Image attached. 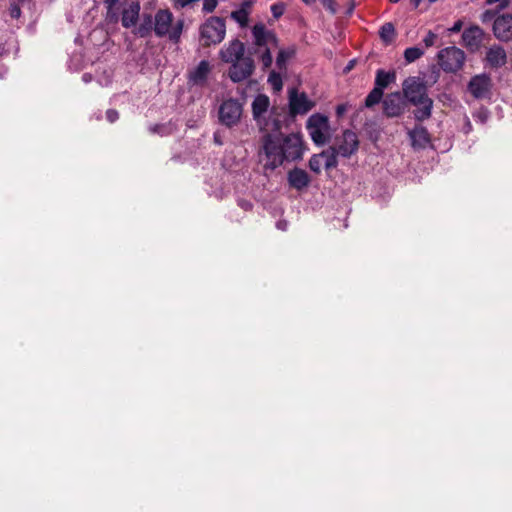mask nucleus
<instances>
[{
	"label": "nucleus",
	"instance_id": "53",
	"mask_svg": "<svg viewBox=\"0 0 512 512\" xmlns=\"http://www.w3.org/2000/svg\"><path fill=\"white\" fill-rule=\"evenodd\" d=\"M471 129H472V125H471L470 121L467 119L465 132L469 133L471 131Z\"/></svg>",
	"mask_w": 512,
	"mask_h": 512
},
{
	"label": "nucleus",
	"instance_id": "46",
	"mask_svg": "<svg viewBox=\"0 0 512 512\" xmlns=\"http://www.w3.org/2000/svg\"><path fill=\"white\" fill-rule=\"evenodd\" d=\"M346 111H347V105L346 104L338 105L337 108H336V113H337L338 117H341Z\"/></svg>",
	"mask_w": 512,
	"mask_h": 512
},
{
	"label": "nucleus",
	"instance_id": "14",
	"mask_svg": "<svg viewBox=\"0 0 512 512\" xmlns=\"http://www.w3.org/2000/svg\"><path fill=\"white\" fill-rule=\"evenodd\" d=\"M244 52V44L238 39H233L229 41L228 44L223 46V48L219 51V56L223 62L230 63L245 56Z\"/></svg>",
	"mask_w": 512,
	"mask_h": 512
},
{
	"label": "nucleus",
	"instance_id": "21",
	"mask_svg": "<svg viewBox=\"0 0 512 512\" xmlns=\"http://www.w3.org/2000/svg\"><path fill=\"white\" fill-rule=\"evenodd\" d=\"M306 128L312 141L318 146L325 145L331 137V130L329 124H327V126H314Z\"/></svg>",
	"mask_w": 512,
	"mask_h": 512
},
{
	"label": "nucleus",
	"instance_id": "9",
	"mask_svg": "<svg viewBox=\"0 0 512 512\" xmlns=\"http://www.w3.org/2000/svg\"><path fill=\"white\" fill-rule=\"evenodd\" d=\"M492 89V79L486 73L473 76L468 83V91L475 99L487 98Z\"/></svg>",
	"mask_w": 512,
	"mask_h": 512
},
{
	"label": "nucleus",
	"instance_id": "2",
	"mask_svg": "<svg viewBox=\"0 0 512 512\" xmlns=\"http://www.w3.org/2000/svg\"><path fill=\"white\" fill-rule=\"evenodd\" d=\"M403 94L406 99L417 106L414 117L418 121H424L431 117L433 100L427 94L426 82L417 76H411L402 84Z\"/></svg>",
	"mask_w": 512,
	"mask_h": 512
},
{
	"label": "nucleus",
	"instance_id": "27",
	"mask_svg": "<svg viewBox=\"0 0 512 512\" xmlns=\"http://www.w3.org/2000/svg\"><path fill=\"white\" fill-rule=\"evenodd\" d=\"M324 162V167L326 169H331L336 167L337 165V155L335 152V147H330L328 150L320 153Z\"/></svg>",
	"mask_w": 512,
	"mask_h": 512
},
{
	"label": "nucleus",
	"instance_id": "17",
	"mask_svg": "<svg viewBox=\"0 0 512 512\" xmlns=\"http://www.w3.org/2000/svg\"><path fill=\"white\" fill-rule=\"evenodd\" d=\"M486 61L492 68H500L507 63V54L500 45L491 46L486 52Z\"/></svg>",
	"mask_w": 512,
	"mask_h": 512
},
{
	"label": "nucleus",
	"instance_id": "12",
	"mask_svg": "<svg viewBox=\"0 0 512 512\" xmlns=\"http://www.w3.org/2000/svg\"><path fill=\"white\" fill-rule=\"evenodd\" d=\"M485 33L479 26H471L462 33L463 45L470 52H477L483 43Z\"/></svg>",
	"mask_w": 512,
	"mask_h": 512
},
{
	"label": "nucleus",
	"instance_id": "10",
	"mask_svg": "<svg viewBox=\"0 0 512 512\" xmlns=\"http://www.w3.org/2000/svg\"><path fill=\"white\" fill-rule=\"evenodd\" d=\"M253 43L257 47L255 54H259L261 49L268 47L269 44L277 46L278 40L275 34L268 30L263 23H257L252 28Z\"/></svg>",
	"mask_w": 512,
	"mask_h": 512
},
{
	"label": "nucleus",
	"instance_id": "23",
	"mask_svg": "<svg viewBox=\"0 0 512 512\" xmlns=\"http://www.w3.org/2000/svg\"><path fill=\"white\" fill-rule=\"evenodd\" d=\"M410 137L412 139L413 145H419L421 147H424L426 144L429 143L428 131L423 126L415 127L410 132Z\"/></svg>",
	"mask_w": 512,
	"mask_h": 512
},
{
	"label": "nucleus",
	"instance_id": "47",
	"mask_svg": "<svg viewBox=\"0 0 512 512\" xmlns=\"http://www.w3.org/2000/svg\"><path fill=\"white\" fill-rule=\"evenodd\" d=\"M239 206H241L244 210H250L252 208V203L246 200H239Z\"/></svg>",
	"mask_w": 512,
	"mask_h": 512
},
{
	"label": "nucleus",
	"instance_id": "40",
	"mask_svg": "<svg viewBox=\"0 0 512 512\" xmlns=\"http://www.w3.org/2000/svg\"><path fill=\"white\" fill-rule=\"evenodd\" d=\"M284 11H285V7L283 4H274L271 6L272 15L275 18H279L280 16H282Z\"/></svg>",
	"mask_w": 512,
	"mask_h": 512
},
{
	"label": "nucleus",
	"instance_id": "59",
	"mask_svg": "<svg viewBox=\"0 0 512 512\" xmlns=\"http://www.w3.org/2000/svg\"><path fill=\"white\" fill-rule=\"evenodd\" d=\"M347 13H348V14L352 13V6H350V7L347 9Z\"/></svg>",
	"mask_w": 512,
	"mask_h": 512
},
{
	"label": "nucleus",
	"instance_id": "19",
	"mask_svg": "<svg viewBox=\"0 0 512 512\" xmlns=\"http://www.w3.org/2000/svg\"><path fill=\"white\" fill-rule=\"evenodd\" d=\"M252 5V0H243L240 7L237 10L232 11L230 14V17L242 28L246 27L248 24Z\"/></svg>",
	"mask_w": 512,
	"mask_h": 512
},
{
	"label": "nucleus",
	"instance_id": "61",
	"mask_svg": "<svg viewBox=\"0 0 512 512\" xmlns=\"http://www.w3.org/2000/svg\"><path fill=\"white\" fill-rule=\"evenodd\" d=\"M391 3H398L400 0H389Z\"/></svg>",
	"mask_w": 512,
	"mask_h": 512
},
{
	"label": "nucleus",
	"instance_id": "34",
	"mask_svg": "<svg viewBox=\"0 0 512 512\" xmlns=\"http://www.w3.org/2000/svg\"><path fill=\"white\" fill-rule=\"evenodd\" d=\"M106 7V19L110 22H116L119 19V9L117 6H105Z\"/></svg>",
	"mask_w": 512,
	"mask_h": 512
},
{
	"label": "nucleus",
	"instance_id": "58",
	"mask_svg": "<svg viewBox=\"0 0 512 512\" xmlns=\"http://www.w3.org/2000/svg\"><path fill=\"white\" fill-rule=\"evenodd\" d=\"M353 145H354V151H355L357 149V147H358V140L357 139H354Z\"/></svg>",
	"mask_w": 512,
	"mask_h": 512
},
{
	"label": "nucleus",
	"instance_id": "41",
	"mask_svg": "<svg viewBox=\"0 0 512 512\" xmlns=\"http://www.w3.org/2000/svg\"><path fill=\"white\" fill-rule=\"evenodd\" d=\"M176 8H185L199 2L200 0H173Z\"/></svg>",
	"mask_w": 512,
	"mask_h": 512
},
{
	"label": "nucleus",
	"instance_id": "42",
	"mask_svg": "<svg viewBox=\"0 0 512 512\" xmlns=\"http://www.w3.org/2000/svg\"><path fill=\"white\" fill-rule=\"evenodd\" d=\"M437 38V35L433 33L432 31H429L427 35L424 37L423 42L426 47L433 46L435 43V40Z\"/></svg>",
	"mask_w": 512,
	"mask_h": 512
},
{
	"label": "nucleus",
	"instance_id": "43",
	"mask_svg": "<svg viewBox=\"0 0 512 512\" xmlns=\"http://www.w3.org/2000/svg\"><path fill=\"white\" fill-rule=\"evenodd\" d=\"M106 118L110 123H113L119 118V113L115 109H108L106 111Z\"/></svg>",
	"mask_w": 512,
	"mask_h": 512
},
{
	"label": "nucleus",
	"instance_id": "62",
	"mask_svg": "<svg viewBox=\"0 0 512 512\" xmlns=\"http://www.w3.org/2000/svg\"><path fill=\"white\" fill-rule=\"evenodd\" d=\"M437 0H429L430 3H434L436 2Z\"/></svg>",
	"mask_w": 512,
	"mask_h": 512
},
{
	"label": "nucleus",
	"instance_id": "3",
	"mask_svg": "<svg viewBox=\"0 0 512 512\" xmlns=\"http://www.w3.org/2000/svg\"><path fill=\"white\" fill-rule=\"evenodd\" d=\"M252 116L257 127L262 132H277L282 127V122L276 113V108L270 106V99L265 94L254 97L252 104Z\"/></svg>",
	"mask_w": 512,
	"mask_h": 512
},
{
	"label": "nucleus",
	"instance_id": "39",
	"mask_svg": "<svg viewBox=\"0 0 512 512\" xmlns=\"http://www.w3.org/2000/svg\"><path fill=\"white\" fill-rule=\"evenodd\" d=\"M9 14L12 18L18 19L21 16V8L17 3H11L9 7Z\"/></svg>",
	"mask_w": 512,
	"mask_h": 512
},
{
	"label": "nucleus",
	"instance_id": "48",
	"mask_svg": "<svg viewBox=\"0 0 512 512\" xmlns=\"http://www.w3.org/2000/svg\"><path fill=\"white\" fill-rule=\"evenodd\" d=\"M288 223L286 221H278L276 226L278 229L285 231L287 229Z\"/></svg>",
	"mask_w": 512,
	"mask_h": 512
},
{
	"label": "nucleus",
	"instance_id": "55",
	"mask_svg": "<svg viewBox=\"0 0 512 512\" xmlns=\"http://www.w3.org/2000/svg\"><path fill=\"white\" fill-rule=\"evenodd\" d=\"M507 6H508V1H507V0H504V1H502V2H501L500 8H501V9H504V8H506Z\"/></svg>",
	"mask_w": 512,
	"mask_h": 512
},
{
	"label": "nucleus",
	"instance_id": "20",
	"mask_svg": "<svg viewBox=\"0 0 512 512\" xmlns=\"http://www.w3.org/2000/svg\"><path fill=\"white\" fill-rule=\"evenodd\" d=\"M140 13V4L132 2L127 8L122 11L121 22L125 28H131L136 25Z\"/></svg>",
	"mask_w": 512,
	"mask_h": 512
},
{
	"label": "nucleus",
	"instance_id": "31",
	"mask_svg": "<svg viewBox=\"0 0 512 512\" xmlns=\"http://www.w3.org/2000/svg\"><path fill=\"white\" fill-rule=\"evenodd\" d=\"M268 83L271 85L274 91L278 92L283 87L281 75L275 71H272L268 76Z\"/></svg>",
	"mask_w": 512,
	"mask_h": 512
},
{
	"label": "nucleus",
	"instance_id": "26",
	"mask_svg": "<svg viewBox=\"0 0 512 512\" xmlns=\"http://www.w3.org/2000/svg\"><path fill=\"white\" fill-rule=\"evenodd\" d=\"M295 54L293 48L281 49L276 58V65L280 70L286 69V64Z\"/></svg>",
	"mask_w": 512,
	"mask_h": 512
},
{
	"label": "nucleus",
	"instance_id": "32",
	"mask_svg": "<svg viewBox=\"0 0 512 512\" xmlns=\"http://www.w3.org/2000/svg\"><path fill=\"white\" fill-rule=\"evenodd\" d=\"M322 167H324V162L321 154L313 155L309 160V168L315 173H320Z\"/></svg>",
	"mask_w": 512,
	"mask_h": 512
},
{
	"label": "nucleus",
	"instance_id": "38",
	"mask_svg": "<svg viewBox=\"0 0 512 512\" xmlns=\"http://www.w3.org/2000/svg\"><path fill=\"white\" fill-rule=\"evenodd\" d=\"M168 127L164 124H155L149 127L151 133H158L161 135L167 134Z\"/></svg>",
	"mask_w": 512,
	"mask_h": 512
},
{
	"label": "nucleus",
	"instance_id": "24",
	"mask_svg": "<svg viewBox=\"0 0 512 512\" xmlns=\"http://www.w3.org/2000/svg\"><path fill=\"white\" fill-rule=\"evenodd\" d=\"M395 80L394 72H386L384 70H378L375 78V87L380 88L383 91L391 82Z\"/></svg>",
	"mask_w": 512,
	"mask_h": 512
},
{
	"label": "nucleus",
	"instance_id": "22",
	"mask_svg": "<svg viewBox=\"0 0 512 512\" xmlns=\"http://www.w3.org/2000/svg\"><path fill=\"white\" fill-rule=\"evenodd\" d=\"M152 30H154L153 17L150 14H144L141 23L136 27L135 34L145 38L150 35Z\"/></svg>",
	"mask_w": 512,
	"mask_h": 512
},
{
	"label": "nucleus",
	"instance_id": "11",
	"mask_svg": "<svg viewBox=\"0 0 512 512\" xmlns=\"http://www.w3.org/2000/svg\"><path fill=\"white\" fill-rule=\"evenodd\" d=\"M305 93H298L296 89L289 91V113L292 116L306 114L313 108Z\"/></svg>",
	"mask_w": 512,
	"mask_h": 512
},
{
	"label": "nucleus",
	"instance_id": "33",
	"mask_svg": "<svg viewBox=\"0 0 512 512\" xmlns=\"http://www.w3.org/2000/svg\"><path fill=\"white\" fill-rule=\"evenodd\" d=\"M260 54V60L263 64V68L267 69L272 65L273 58L269 47H266L263 49V51L259 52Z\"/></svg>",
	"mask_w": 512,
	"mask_h": 512
},
{
	"label": "nucleus",
	"instance_id": "4",
	"mask_svg": "<svg viewBox=\"0 0 512 512\" xmlns=\"http://www.w3.org/2000/svg\"><path fill=\"white\" fill-rule=\"evenodd\" d=\"M173 14L168 9H160L154 16V32L158 37L168 36V38L178 43L183 32L184 20L179 19L173 26Z\"/></svg>",
	"mask_w": 512,
	"mask_h": 512
},
{
	"label": "nucleus",
	"instance_id": "16",
	"mask_svg": "<svg viewBox=\"0 0 512 512\" xmlns=\"http://www.w3.org/2000/svg\"><path fill=\"white\" fill-rule=\"evenodd\" d=\"M210 70V64L207 60L200 61L199 64L189 72V83L196 86H203L208 79Z\"/></svg>",
	"mask_w": 512,
	"mask_h": 512
},
{
	"label": "nucleus",
	"instance_id": "51",
	"mask_svg": "<svg viewBox=\"0 0 512 512\" xmlns=\"http://www.w3.org/2000/svg\"><path fill=\"white\" fill-rule=\"evenodd\" d=\"M490 12L489 11H486L484 14H483V18H482V21L483 22H487V21H490L491 19L490 18Z\"/></svg>",
	"mask_w": 512,
	"mask_h": 512
},
{
	"label": "nucleus",
	"instance_id": "6",
	"mask_svg": "<svg viewBox=\"0 0 512 512\" xmlns=\"http://www.w3.org/2000/svg\"><path fill=\"white\" fill-rule=\"evenodd\" d=\"M439 65L445 72H457L465 61L464 52L455 47H447L438 53Z\"/></svg>",
	"mask_w": 512,
	"mask_h": 512
},
{
	"label": "nucleus",
	"instance_id": "28",
	"mask_svg": "<svg viewBox=\"0 0 512 512\" xmlns=\"http://www.w3.org/2000/svg\"><path fill=\"white\" fill-rule=\"evenodd\" d=\"M383 97V91L380 88H373V90L365 98V107L370 108L378 104Z\"/></svg>",
	"mask_w": 512,
	"mask_h": 512
},
{
	"label": "nucleus",
	"instance_id": "60",
	"mask_svg": "<svg viewBox=\"0 0 512 512\" xmlns=\"http://www.w3.org/2000/svg\"><path fill=\"white\" fill-rule=\"evenodd\" d=\"M214 139H215V142H216V143L221 144V142L219 141V139H217V137H216V136L214 137Z\"/></svg>",
	"mask_w": 512,
	"mask_h": 512
},
{
	"label": "nucleus",
	"instance_id": "37",
	"mask_svg": "<svg viewBox=\"0 0 512 512\" xmlns=\"http://www.w3.org/2000/svg\"><path fill=\"white\" fill-rule=\"evenodd\" d=\"M218 5L217 0H203L202 10L204 13H212Z\"/></svg>",
	"mask_w": 512,
	"mask_h": 512
},
{
	"label": "nucleus",
	"instance_id": "18",
	"mask_svg": "<svg viewBox=\"0 0 512 512\" xmlns=\"http://www.w3.org/2000/svg\"><path fill=\"white\" fill-rule=\"evenodd\" d=\"M287 179L289 185L297 190L306 188L310 183L308 173L300 168H294L289 171Z\"/></svg>",
	"mask_w": 512,
	"mask_h": 512
},
{
	"label": "nucleus",
	"instance_id": "15",
	"mask_svg": "<svg viewBox=\"0 0 512 512\" xmlns=\"http://www.w3.org/2000/svg\"><path fill=\"white\" fill-rule=\"evenodd\" d=\"M404 110V101L400 92L388 94L383 100V111L388 117H397Z\"/></svg>",
	"mask_w": 512,
	"mask_h": 512
},
{
	"label": "nucleus",
	"instance_id": "25",
	"mask_svg": "<svg viewBox=\"0 0 512 512\" xmlns=\"http://www.w3.org/2000/svg\"><path fill=\"white\" fill-rule=\"evenodd\" d=\"M379 36L385 44H391L396 36L394 25L391 22L383 24L379 30Z\"/></svg>",
	"mask_w": 512,
	"mask_h": 512
},
{
	"label": "nucleus",
	"instance_id": "49",
	"mask_svg": "<svg viewBox=\"0 0 512 512\" xmlns=\"http://www.w3.org/2000/svg\"><path fill=\"white\" fill-rule=\"evenodd\" d=\"M92 78H93V77H92V75H91L90 73H84V74L82 75V80H83V82H84V83H89V82H91V81H92Z\"/></svg>",
	"mask_w": 512,
	"mask_h": 512
},
{
	"label": "nucleus",
	"instance_id": "35",
	"mask_svg": "<svg viewBox=\"0 0 512 512\" xmlns=\"http://www.w3.org/2000/svg\"><path fill=\"white\" fill-rule=\"evenodd\" d=\"M489 115L490 113L486 108H481L476 113L473 114V117L476 122L485 124L489 118Z\"/></svg>",
	"mask_w": 512,
	"mask_h": 512
},
{
	"label": "nucleus",
	"instance_id": "29",
	"mask_svg": "<svg viewBox=\"0 0 512 512\" xmlns=\"http://www.w3.org/2000/svg\"><path fill=\"white\" fill-rule=\"evenodd\" d=\"M424 50L419 47H409L404 51V58L407 63H412L422 57Z\"/></svg>",
	"mask_w": 512,
	"mask_h": 512
},
{
	"label": "nucleus",
	"instance_id": "30",
	"mask_svg": "<svg viewBox=\"0 0 512 512\" xmlns=\"http://www.w3.org/2000/svg\"><path fill=\"white\" fill-rule=\"evenodd\" d=\"M329 124L328 117L322 114H313L311 115L306 123V127H318V126H327Z\"/></svg>",
	"mask_w": 512,
	"mask_h": 512
},
{
	"label": "nucleus",
	"instance_id": "13",
	"mask_svg": "<svg viewBox=\"0 0 512 512\" xmlns=\"http://www.w3.org/2000/svg\"><path fill=\"white\" fill-rule=\"evenodd\" d=\"M493 32L500 41L512 40V15L502 14L498 16L493 23Z\"/></svg>",
	"mask_w": 512,
	"mask_h": 512
},
{
	"label": "nucleus",
	"instance_id": "57",
	"mask_svg": "<svg viewBox=\"0 0 512 512\" xmlns=\"http://www.w3.org/2000/svg\"><path fill=\"white\" fill-rule=\"evenodd\" d=\"M305 4L310 5L315 2V0H302Z\"/></svg>",
	"mask_w": 512,
	"mask_h": 512
},
{
	"label": "nucleus",
	"instance_id": "36",
	"mask_svg": "<svg viewBox=\"0 0 512 512\" xmlns=\"http://www.w3.org/2000/svg\"><path fill=\"white\" fill-rule=\"evenodd\" d=\"M335 152L337 157H349L352 154V146H349L347 144L340 145L339 147L335 148Z\"/></svg>",
	"mask_w": 512,
	"mask_h": 512
},
{
	"label": "nucleus",
	"instance_id": "54",
	"mask_svg": "<svg viewBox=\"0 0 512 512\" xmlns=\"http://www.w3.org/2000/svg\"><path fill=\"white\" fill-rule=\"evenodd\" d=\"M422 0H411V3L413 4L414 8H417Z\"/></svg>",
	"mask_w": 512,
	"mask_h": 512
},
{
	"label": "nucleus",
	"instance_id": "52",
	"mask_svg": "<svg viewBox=\"0 0 512 512\" xmlns=\"http://www.w3.org/2000/svg\"><path fill=\"white\" fill-rule=\"evenodd\" d=\"M352 69V60H349L344 68V72H348Z\"/></svg>",
	"mask_w": 512,
	"mask_h": 512
},
{
	"label": "nucleus",
	"instance_id": "5",
	"mask_svg": "<svg viewBox=\"0 0 512 512\" xmlns=\"http://www.w3.org/2000/svg\"><path fill=\"white\" fill-rule=\"evenodd\" d=\"M226 35V22L218 16H210L199 26V42L203 47L220 44Z\"/></svg>",
	"mask_w": 512,
	"mask_h": 512
},
{
	"label": "nucleus",
	"instance_id": "1",
	"mask_svg": "<svg viewBox=\"0 0 512 512\" xmlns=\"http://www.w3.org/2000/svg\"><path fill=\"white\" fill-rule=\"evenodd\" d=\"M263 149L271 169L281 166L284 161H296L302 158L304 146L300 134L291 133L286 136L266 134Z\"/></svg>",
	"mask_w": 512,
	"mask_h": 512
},
{
	"label": "nucleus",
	"instance_id": "50",
	"mask_svg": "<svg viewBox=\"0 0 512 512\" xmlns=\"http://www.w3.org/2000/svg\"><path fill=\"white\" fill-rule=\"evenodd\" d=\"M119 3V0H105L104 5L105 6H117Z\"/></svg>",
	"mask_w": 512,
	"mask_h": 512
},
{
	"label": "nucleus",
	"instance_id": "8",
	"mask_svg": "<svg viewBox=\"0 0 512 512\" xmlns=\"http://www.w3.org/2000/svg\"><path fill=\"white\" fill-rule=\"evenodd\" d=\"M242 115V104L236 99L225 100L219 108L220 122L228 127L237 124Z\"/></svg>",
	"mask_w": 512,
	"mask_h": 512
},
{
	"label": "nucleus",
	"instance_id": "44",
	"mask_svg": "<svg viewBox=\"0 0 512 512\" xmlns=\"http://www.w3.org/2000/svg\"><path fill=\"white\" fill-rule=\"evenodd\" d=\"M462 25H463L462 21L458 20L453 24V26L449 29V31L452 33H457L462 29Z\"/></svg>",
	"mask_w": 512,
	"mask_h": 512
},
{
	"label": "nucleus",
	"instance_id": "7",
	"mask_svg": "<svg viewBox=\"0 0 512 512\" xmlns=\"http://www.w3.org/2000/svg\"><path fill=\"white\" fill-rule=\"evenodd\" d=\"M230 64L228 75L234 83L246 80L253 74L255 69L254 60L250 56H243L236 61L230 62Z\"/></svg>",
	"mask_w": 512,
	"mask_h": 512
},
{
	"label": "nucleus",
	"instance_id": "56",
	"mask_svg": "<svg viewBox=\"0 0 512 512\" xmlns=\"http://www.w3.org/2000/svg\"><path fill=\"white\" fill-rule=\"evenodd\" d=\"M343 228L347 229L349 227V224H348V219L346 218L343 222Z\"/></svg>",
	"mask_w": 512,
	"mask_h": 512
},
{
	"label": "nucleus",
	"instance_id": "45",
	"mask_svg": "<svg viewBox=\"0 0 512 512\" xmlns=\"http://www.w3.org/2000/svg\"><path fill=\"white\" fill-rule=\"evenodd\" d=\"M322 4L330 10L331 13H335V8L333 7V0H321Z\"/></svg>",
	"mask_w": 512,
	"mask_h": 512
}]
</instances>
